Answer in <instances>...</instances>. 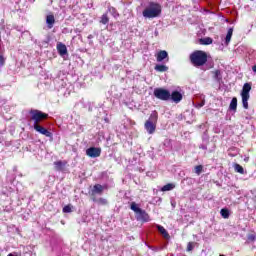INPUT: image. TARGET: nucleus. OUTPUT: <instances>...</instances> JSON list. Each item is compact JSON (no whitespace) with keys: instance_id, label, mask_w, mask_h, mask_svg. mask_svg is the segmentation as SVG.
<instances>
[{"instance_id":"1","label":"nucleus","mask_w":256,"mask_h":256,"mask_svg":"<svg viewBox=\"0 0 256 256\" xmlns=\"http://www.w3.org/2000/svg\"><path fill=\"white\" fill-rule=\"evenodd\" d=\"M145 19H155L161 15V6L156 2H149L142 12Z\"/></svg>"},{"instance_id":"2","label":"nucleus","mask_w":256,"mask_h":256,"mask_svg":"<svg viewBox=\"0 0 256 256\" xmlns=\"http://www.w3.org/2000/svg\"><path fill=\"white\" fill-rule=\"evenodd\" d=\"M190 61L194 67H203L207 63V53L196 50L190 54Z\"/></svg>"},{"instance_id":"3","label":"nucleus","mask_w":256,"mask_h":256,"mask_svg":"<svg viewBox=\"0 0 256 256\" xmlns=\"http://www.w3.org/2000/svg\"><path fill=\"white\" fill-rule=\"evenodd\" d=\"M159 119V114L157 111H153L148 120L144 124V129L147 131L149 135H153L155 133V130L157 129V121Z\"/></svg>"},{"instance_id":"4","label":"nucleus","mask_w":256,"mask_h":256,"mask_svg":"<svg viewBox=\"0 0 256 256\" xmlns=\"http://www.w3.org/2000/svg\"><path fill=\"white\" fill-rule=\"evenodd\" d=\"M130 209L134 211L137 221H149V214L137 206V203L132 202Z\"/></svg>"},{"instance_id":"5","label":"nucleus","mask_w":256,"mask_h":256,"mask_svg":"<svg viewBox=\"0 0 256 256\" xmlns=\"http://www.w3.org/2000/svg\"><path fill=\"white\" fill-rule=\"evenodd\" d=\"M30 115L32 121H34V125H39L43 119H47V117H49V114L41 112L40 110H31Z\"/></svg>"},{"instance_id":"6","label":"nucleus","mask_w":256,"mask_h":256,"mask_svg":"<svg viewBox=\"0 0 256 256\" xmlns=\"http://www.w3.org/2000/svg\"><path fill=\"white\" fill-rule=\"evenodd\" d=\"M154 96L160 101H169L171 99V93L163 88H156L154 90Z\"/></svg>"},{"instance_id":"7","label":"nucleus","mask_w":256,"mask_h":256,"mask_svg":"<svg viewBox=\"0 0 256 256\" xmlns=\"http://www.w3.org/2000/svg\"><path fill=\"white\" fill-rule=\"evenodd\" d=\"M86 155L88 157H91L92 159L100 157L101 156V148H95V147L88 148L86 150Z\"/></svg>"},{"instance_id":"8","label":"nucleus","mask_w":256,"mask_h":256,"mask_svg":"<svg viewBox=\"0 0 256 256\" xmlns=\"http://www.w3.org/2000/svg\"><path fill=\"white\" fill-rule=\"evenodd\" d=\"M34 129L37 131V133H40V135H45V137H53V133L49 132V130L39 124H34Z\"/></svg>"},{"instance_id":"9","label":"nucleus","mask_w":256,"mask_h":256,"mask_svg":"<svg viewBox=\"0 0 256 256\" xmlns=\"http://www.w3.org/2000/svg\"><path fill=\"white\" fill-rule=\"evenodd\" d=\"M170 99H172L174 103H181L183 100V94H181L179 91H173L172 94H170Z\"/></svg>"},{"instance_id":"10","label":"nucleus","mask_w":256,"mask_h":256,"mask_svg":"<svg viewBox=\"0 0 256 256\" xmlns=\"http://www.w3.org/2000/svg\"><path fill=\"white\" fill-rule=\"evenodd\" d=\"M46 25L48 29H53V26L55 25V16L53 14L46 17Z\"/></svg>"},{"instance_id":"11","label":"nucleus","mask_w":256,"mask_h":256,"mask_svg":"<svg viewBox=\"0 0 256 256\" xmlns=\"http://www.w3.org/2000/svg\"><path fill=\"white\" fill-rule=\"evenodd\" d=\"M168 57L169 54L167 53V51L161 50L160 52H158L156 59L158 63H161L164 59H168Z\"/></svg>"},{"instance_id":"12","label":"nucleus","mask_w":256,"mask_h":256,"mask_svg":"<svg viewBox=\"0 0 256 256\" xmlns=\"http://www.w3.org/2000/svg\"><path fill=\"white\" fill-rule=\"evenodd\" d=\"M57 51H58L59 55H61V57H63V55H67V46H65V44H63V43H59V44H57Z\"/></svg>"},{"instance_id":"13","label":"nucleus","mask_w":256,"mask_h":256,"mask_svg":"<svg viewBox=\"0 0 256 256\" xmlns=\"http://www.w3.org/2000/svg\"><path fill=\"white\" fill-rule=\"evenodd\" d=\"M105 187H103V185L101 184H96L94 185L93 189H92V193L96 194V195H101V193H103Z\"/></svg>"},{"instance_id":"14","label":"nucleus","mask_w":256,"mask_h":256,"mask_svg":"<svg viewBox=\"0 0 256 256\" xmlns=\"http://www.w3.org/2000/svg\"><path fill=\"white\" fill-rule=\"evenodd\" d=\"M250 95L247 94H241V98H242V105L245 109H249V99H250Z\"/></svg>"},{"instance_id":"15","label":"nucleus","mask_w":256,"mask_h":256,"mask_svg":"<svg viewBox=\"0 0 256 256\" xmlns=\"http://www.w3.org/2000/svg\"><path fill=\"white\" fill-rule=\"evenodd\" d=\"M233 37V28H229L227 35L225 37V42L224 44L227 46L229 43H231V38Z\"/></svg>"},{"instance_id":"16","label":"nucleus","mask_w":256,"mask_h":256,"mask_svg":"<svg viewBox=\"0 0 256 256\" xmlns=\"http://www.w3.org/2000/svg\"><path fill=\"white\" fill-rule=\"evenodd\" d=\"M154 69H155V71H158L159 73H165V72L169 71V67H167L163 64H157Z\"/></svg>"},{"instance_id":"17","label":"nucleus","mask_w":256,"mask_h":256,"mask_svg":"<svg viewBox=\"0 0 256 256\" xmlns=\"http://www.w3.org/2000/svg\"><path fill=\"white\" fill-rule=\"evenodd\" d=\"M213 79L219 83L221 79H223V75L221 74V70L212 71Z\"/></svg>"},{"instance_id":"18","label":"nucleus","mask_w":256,"mask_h":256,"mask_svg":"<svg viewBox=\"0 0 256 256\" xmlns=\"http://www.w3.org/2000/svg\"><path fill=\"white\" fill-rule=\"evenodd\" d=\"M250 91H251V84L245 83L242 88L241 95H249Z\"/></svg>"},{"instance_id":"19","label":"nucleus","mask_w":256,"mask_h":256,"mask_svg":"<svg viewBox=\"0 0 256 256\" xmlns=\"http://www.w3.org/2000/svg\"><path fill=\"white\" fill-rule=\"evenodd\" d=\"M175 188V184L174 183H168L166 185H164L161 188V191L165 192V191H173V189Z\"/></svg>"},{"instance_id":"20","label":"nucleus","mask_w":256,"mask_h":256,"mask_svg":"<svg viewBox=\"0 0 256 256\" xmlns=\"http://www.w3.org/2000/svg\"><path fill=\"white\" fill-rule=\"evenodd\" d=\"M234 171H236V173H240V175H245V169H243V166L239 164H234Z\"/></svg>"},{"instance_id":"21","label":"nucleus","mask_w":256,"mask_h":256,"mask_svg":"<svg viewBox=\"0 0 256 256\" xmlns=\"http://www.w3.org/2000/svg\"><path fill=\"white\" fill-rule=\"evenodd\" d=\"M229 109L231 111H237V98H232L231 102H230V106Z\"/></svg>"},{"instance_id":"22","label":"nucleus","mask_w":256,"mask_h":256,"mask_svg":"<svg viewBox=\"0 0 256 256\" xmlns=\"http://www.w3.org/2000/svg\"><path fill=\"white\" fill-rule=\"evenodd\" d=\"M54 166L56 171H63V167H65V163L61 162V161H56L54 162Z\"/></svg>"},{"instance_id":"23","label":"nucleus","mask_w":256,"mask_h":256,"mask_svg":"<svg viewBox=\"0 0 256 256\" xmlns=\"http://www.w3.org/2000/svg\"><path fill=\"white\" fill-rule=\"evenodd\" d=\"M220 215L221 217H223V219H229V209H226V208L221 209Z\"/></svg>"},{"instance_id":"24","label":"nucleus","mask_w":256,"mask_h":256,"mask_svg":"<svg viewBox=\"0 0 256 256\" xmlns=\"http://www.w3.org/2000/svg\"><path fill=\"white\" fill-rule=\"evenodd\" d=\"M157 229L164 237H169V233H167V230L163 226L157 225Z\"/></svg>"},{"instance_id":"25","label":"nucleus","mask_w":256,"mask_h":256,"mask_svg":"<svg viewBox=\"0 0 256 256\" xmlns=\"http://www.w3.org/2000/svg\"><path fill=\"white\" fill-rule=\"evenodd\" d=\"M100 23H102V25H107V23H109V16H107V14H103L101 16Z\"/></svg>"},{"instance_id":"26","label":"nucleus","mask_w":256,"mask_h":256,"mask_svg":"<svg viewBox=\"0 0 256 256\" xmlns=\"http://www.w3.org/2000/svg\"><path fill=\"white\" fill-rule=\"evenodd\" d=\"M109 13L112 14L115 18L119 17V12H117V9L115 7H109L108 8Z\"/></svg>"},{"instance_id":"27","label":"nucleus","mask_w":256,"mask_h":256,"mask_svg":"<svg viewBox=\"0 0 256 256\" xmlns=\"http://www.w3.org/2000/svg\"><path fill=\"white\" fill-rule=\"evenodd\" d=\"M201 43L202 45H211V43H213V39L207 37V38H203L201 39Z\"/></svg>"},{"instance_id":"28","label":"nucleus","mask_w":256,"mask_h":256,"mask_svg":"<svg viewBox=\"0 0 256 256\" xmlns=\"http://www.w3.org/2000/svg\"><path fill=\"white\" fill-rule=\"evenodd\" d=\"M194 171L196 175H201V173H203V166L202 165L195 166Z\"/></svg>"},{"instance_id":"29","label":"nucleus","mask_w":256,"mask_h":256,"mask_svg":"<svg viewBox=\"0 0 256 256\" xmlns=\"http://www.w3.org/2000/svg\"><path fill=\"white\" fill-rule=\"evenodd\" d=\"M205 105V97H202V101L195 104L196 109H201Z\"/></svg>"},{"instance_id":"30","label":"nucleus","mask_w":256,"mask_h":256,"mask_svg":"<svg viewBox=\"0 0 256 256\" xmlns=\"http://www.w3.org/2000/svg\"><path fill=\"white\" fill-rule=\"evenodd\" d=\"M96 203H98V205H107V199L99 198L98 200H96Z\"/></svg>"},{"instance_id":"31","label":"nucleus","mask_w":256,"mask_h":256,"mask_svg":"<svg viewBox=\"0 0 256 256\" xmlns=\"http://www.w3.org/2000/svg\"><path fill=\"white\" fill-rule=\"evenodd\" d=\"M12 193H13V189L11 188L9 191L2 190V195H6L7 197H11Z\"/></svg>"},{"instance_id":"32","label":"nucleus","mask_w":256,"mask_h":256,"mask_svg":"<svg viewBox=\"0 0 256 256\" xmlns=\"http://www.w3.org/2000/svg\"><path fill=\"white\" fill-rule=\"evenodd\" d=\"M71 205H66L64 208H63V213H71Z\"/></svg>"},{"instance_id":"33","label":"nucleus","mask_w":256,"mask_h":256,"mask_svg":"<svg viewBox=\"0 0 256 256\" xmlns=\"http://www.w3.org/2000/svg\"><path fill=\"white\" fill-rule=\"evenodd\" d=\"M256 239V236L254 234H250L248 235V241L249 243H253V241H255Z\"/></svg>"},{"instance_id":"34","label":"nucleus","mask_w":256,"mask_h":256,"mask_svg":"<svg viewBox=\"0 0 256 256\" xmlns=\"http://www.w3.org/2000/svg\"><path fill=\"white\" fill-rule=\"evenodd\" d=\"M5 65V57L3 55H0V66L3 67Z\"/></svg>"},{"instance_id":"35","label":"nucleus","mask_w":256,"mask_h":256,"mask_svg":"<svg viewBox=\"0 0 256 256\" xmlns=\"http://www.w3.org/2000/svg\"><path fill=\"white\" fill-rule=\"evenodd\" d=\"M187 251H193V243H191V242L188 243Z\"/></svg>"},{"instance_id":"36","label":"nucleus","mask_w":256,"mask_h":256,"mask_svg":"<svg viewBox=\"0 0 256 256\" xmlns=\"http://www.w3.org/2000/svg\"><path fill=\"white\" fill-rule=\"evenodd\" d=\"M200 149H203L204 151H206L207 146H205V145H200Z\"/></svg>"},{"instance_id":"37","label":"nucleus","mask_w":256,"mask_h":256,"mask_svg":"<svg viewBox=\"0 0 256 256\" xmlns=\"http://www.w3.org/2000/svg\"><path fill=\"white\" fill-rule=\"evenodd\" d=\"M252 71L256 73V64L252 67Z\"/></svg>"},{"instance_id":"38","label":"nucleus","mask_w":256,"mask_h":256,"mask_svg":"<svg viewBox=\"0 0 256 256\" xmlns=\"http://www.w3.org/2000/svg\"><path fill=\"white\" fill-rule=\"evenodd\" d=\"M169 142H170L169 140H165L164 145H167V143H169Z\"/></svg>"},{"instance_id":"39","label":"nucleus","mask_w":256,"mask_h":256,"mask_svg":"<svg viewBox=\"0 0 256 256\" xmlns=\"http://www.w3.org/2000/svg\"><path fill=\"white\" fill-rule=\"evenodd\" d=\"M244 161H245V162L249 161V157L245 158Z\"/></svg>"},{"instance_id":"40","label":"nucleus","mask_w":256,"mask_h":256,"mask_svg":"<svg viewBox=\"0 0 256 256\" xmlns=\"http://www.w3.org/2000/svg\"><path fill=\"white\" fill-rule=\"evenodd\" d=\"M219 256H225V255H223V254H220Z\"/></svg>"}]
</instances>
